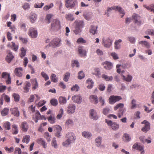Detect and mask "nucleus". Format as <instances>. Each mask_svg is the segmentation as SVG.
Wrapping results in <instances>:
<instances>
[{
    "mask_svg": "<svg viewBox=\"0 0 154 154\" xmlns=\"http://www.w3.org/2000/svg\"><path fill=\"white\" fill-rule=\"evenodd\" d=\"M21 127L22 130L24 132H26L28 128V125L26 122H24L22 123Z\"/></svg>",
    "mask_w": 154,
    "mask_h": 154,
    "instance_id": "23",
    "label": "nucleus"
},
{
    "mask_svg": "<svg viewBox=\"0 0 154 154\" xmlns=\"http://www.w3.org/2000/svg\"><path fill=\"white\" fill-rule=\"evenodd\" d=\"M98 27L97 26H95L93 25H91L89 30L90 33H91L93 35L97 34V29Z\"/></svg>",
    "mask_w": 154,
    "mask_h": 154,
    "instance_id": "22",
    "label": "nucleus"
},
{
    "mask_svg": "<svg viewBox=\"0 0 154 154\" xmlns=\"http://www.w3.org/2000/svg\"><path fill=\"white\" fill-rule=\"evenodd\" d=\"M29 19L31 23H34L37 19V15L35 13H32L29 17Z\"/></svg>",
    "mask_w": 154,
    "mask_h": 154,
    "instance_id": "28",
    "label": "nucleus"
},
{
    "mask_svg": "<svg viewBox=\"0 0 154 154\" xmlns=\"http://www.w3.org/2000/svg\"><path fill=\"white\" fill-rule=\"evenodd\" d=\"M70 76V74L69 72H66L64 77L63 80L66 82H67Z\"/></svg>",
    "mask_w": 154,
    "mask_h": 154,
    "instance_id": "56",
    "label": "nucleus"
},
{
    "mask_svg": "<svg viewBox=\"0 0 154 154\" xmlns=\"http://www.w3.org/2000/svg\"><path fill=\"white\" fill-rule=\"evenodd\" d=\"M122 42V40L121 39L115 41L114 43V48L115 49H118L120 48L121 43Z\"/></svg>",
    "mask_w": 154,
    "mask_h": 154,
    "instance_id": "29",
    "label": "nucleus"
},
{
    "mask_svg": "<svg viewBox=\"0 0 154 154\" xmlns=\"http://www.w3.org/2000/svg\"><path fill=\"white\" fill-rule=\"evenodd\" d=\"M21 53L20 54V56L21 58H23L26 55V50L22 47L20 49Z\"/></svg>",
    "mask_w": 154,
    "mask_h": 154,
    "instance_id": "40",
    "label": "nucleus"
},
{
    "mask_svg": "<svg viewBox=\"0 0 154 154\" xmlns=\"http://www.w3.org/2000/svg\"><path fill=\"white\" fill-rule=\"evenodd\" d=\"M51 144L52 146H54V148H57V143L56 140L55 138L53 139L52 141Z\"/></svg>",
    "mask_w": 154,
    "mask_h": 154,
    "instance_id": "63",
    "label": "nucleus"
},
{
    "mask_svg": "<svg viewBox=\"0 0 154 154\" xmlns=\"http://www.w3.org/2000/svg\"><path fill=\"white\" fill-rule=\"evenodd\" d=\"M60 23L58 19L54 20L51 24V28L53 30H57L60 28Z\"/></svg>",
    "mask_w": 154,
    "mask_h": 154,
    "instance_id": "7",
    "label": "nucleus"
},
{
    "mask_svg": "<svg viewBox=\"0 0 154 154\" xmlns=\"http://www.w3.org/2000/svg\"><path fill=\"white\" fill-rule=\"evenodd\" d=\"M112 41L109 37L102 39V43L105 47L109 48L112 45Z\"/></svg>",
    "mask_w": 154,
    "mask_h": 154,
    "instance_id": "4",
    "label": "nucleus"
},
{
    "mask_svg": "<svg viewBox=\"0 0 154 154\" xmlns=\"http://www.w3.org/2000/svg\"><path fill=\"white\" fill-rule=\"evenodd\" d=\"M29 35L32 38H36L37 36V31L35 29L31 27L29 29L28 32Z\"/></svg>",
    "mask_w": 154,
    "mask_h": 154,
    "instance_id": "13",
    "label": "nucleus"
},
{
    "mask_svg": "<svg viewBox=\"0 0 154 154\" xmlns=\"http://www.w3.org/2000/svg\"><path fill=\"white\" fill-rule=\"evenodd\" d=\"M105 122L109 126L111 127L113 130H116L119 128V125L116 122L106 119H105Z\"/></svg>",
    "mask_w": 154,
    "mask_h": 154,
    "instance_id": "5",
    "label": "nucleus"
},
{
    "mask_svg": "<svg viewBox=\"0 0 154 154\" xmlns=\"http://www.w3.org/2000/svg\"><path fill=\"white\" fill-rule=\"evenodd\" d=\"M146 34L154 36V30L152 29H148L146 31Z\"/></svg>",
    "mask_w": 154,
    "mask_h": 154,
    "instance_id": "60",
    "label": "nucleus"
},
{
    "mask_svg": "<svg viewBox=\"0 0 154 154\" xmlns=\"http://www.w3.org/2000/svg\"><path fill=\"white\" fill-rule=\"evenodd\" d=\"M30 139V137L29 135H26L24 136L22 139V142L23 143H26L28 144L29 142Z\"/></svg>",
    "mask_w": 154,
    "mask_h": 154,
    "instance_id": "30",
    "label": "nucleus"
},
{
    "mask_svg": "<svg viewBox=\"0 0 154 154\" xmlns=\"http://www.w3.org/2000/svg\"><path fill=\"white\" fill-rule=\"evenodd\" d=\"M11 45L10 43L8 44L7 46L8 47H10L12 50L15 51H17L19 46L18 45H16L13 42H11Z\"/></svg>",
    "mask_w": 154,
    "mask_h": 154,
    "instance_id": "20",
    "label": "nucleus"
},
{
    "mask_svg": "<svg viewBox=\"0 0 154 154\" xmlns=\"http://www.w3.org/2000/svg\"><path fill=\"white\" fill-rule=\"evenodd\" d=\"M133 19L134 20V23L137 25H140L142 23L141 17L137 14H134L132 16Z\"/></svg>",
    "mask_w": 154,
    "mask_h": 154,
    "instance_id": "14",
    "label": "nucleus"
},
{
    "mask_svg": "<svg viewBox=\"0 0 154 154\" xmlns=\"http://www.w3.org/2000/svg\"><path fill=\"white\" fill-rule=\"evenodd\" d=\"M61 40L58 38H54L49 43L50 46L53 48H56L60 45Z\"/></svg>",
    "mask_w": 154,
    "mask_h": 154,
    "instance_id": "6",
    "label": "nucleus"
},
{
    "mask_svg": "<svg viewBox=\"0 0 154 154\" xmlns=\"http://www.w3.org/2000/svg\"><path fill=\"white\" fill-rule=\"evenodd\" d=\"M12 96L14 98L15 101L18 102L19 100L20 97L18 94L15 93H14L13 94Z\"/></svg>",
    "mask_w": 154,
    "mask_h": 154,
    "instance_id": "51",
    "label": "nucleus"
},
{
    "mask_svg": "<svg viewBox=\"0 0 154 154\" xmlns=\"http://www.w3.org/2000/svg\"><path fill=\"white\" fill-rule=\"evenodd\" d=\"M37 142L38 143L41 144L44 148H46L47 147V143L43 139H38L37 140Z\"/></svg>",
    "mask_w": 154,
    "mask_h": 154,
    "instance_id": "27",
    "label": "nucleus"
},
{
    "mask_svg": "<svg viewBox=\"0 0 154 154\" xmlns=\"http://www.w3.org/2000/svg\"><path fill=\"white\" fill-rule=\"evenodd\" d=\"M51 81L54 82H57V79L56 75L54 74H52L50 77Z\"/></svg>",
    "mask_w": 154,
    "mask_h": 154,
    "instance_id": "47",
    "label": "nucleus"
},
{
    "mask_svg": "<svg viewBox=\"0 0 154 154\" xmlns=\"http://www.w3.org/2000/svg\"><path fill=\"white\" fill-rule=\"evenodd\" d=\"M85 76V74H84L82 71H81L79 72L78 76L79 79H81L83 78Z\"/></svg>",
    "mask_w": 154,
    "mask_h": 154,
    "instance_id": "53",
    "label": "nucleus"
},
{
    "mask_svg": "<svg viewBox=\"0 0 154 154\" xmlns=\"http://www.w3.org/2000/svg\"><path fill=\"white\" fill-rule=\"evenodd\" d=\"M102 64L104 65V67H110L112 66V63L108 61H106L102 63Z\"/></svg>",
    "mask_w": 154,
    "mask_h": 154,
    "instance_id": "41",
    "label": "nucleus"
},
{
    "mask_svg": "<svg viewBox=\"0 0 154 154\" xmlns=\"http://www.w3.org/2000/svg\"><path fill=\"white\" fill-rule=\"evenodd\" d=\"M11 123L8 122H6L3 124L4 128L6 130H9L11 129Z\"/></svg>",
    "mask_w": 154,
    "mask_h": 154,
    "instance_id": "35",
    "label": "nucleus"
},
{
    "mask_svg": "<svg viewBox=\"0 0 154 154\" xmlns=\"http://www.w3.org/2000/svg\"><path fill=\"white\" fill-rule=\"evenodd\" d=\"M122 99L121 97L120 96L111 95L109 98V103L111 104H113Z\"/></svg>",
    "mask_w": 154,
    "mask_h": 154,
    "instance_id": "9",
    "label": "nucleus"
},
{
    "mask_svg": "<svg viewBox=\"0 0 154 154\" xmlns=\"http://www.w3.org/2000/svg\"><path fill=\"white\" fill-rule=\"evenodd\" d=\"M86 82L88 84V85L87 86L88 88L91 89L92 88L93 86L94 82L91 79H88L86 81Z\"/></svg>",
    "mask_w": 154,
    "mask_h": 154,
    "instance_id": "34",
    "label": "nucleus"
},
{
    "mask_svg": "<svg viewBox=\"0 0 154 154\" xmlns=\"http://www.w3.org/2000/svg\"><path fill=\"white\" fill-rule=\"evenodd\" d=\"M83 17L85 18L87 20H90L92 17V15L91 14H84L83 15Z\"/></svg>",
    "mask_w": 154,
    "mask_h": 154,
    "instance_id": "62",
    "label": "nucleus"
},
{
    "mask_svg": "<svg viewBox=\"0 0 154 154\" xmlns=\"http://www.w3.org/2000/svg\"><path fill=\"white\" fill-rule=\"evenodd\" d=\"M53 129L55 132V135L58 137L61 136V131L62 130L61 127L59 125H56L53 127Z\"/></svg>",
    "mask_w": 154,
    "mask_h": 154,
    "instance_id": "10",
    "label": "nucleus"
},
{
    "mask_svg": "<svg viewBox=\"0 0 154 154\" xmlns=\"http://www.w3.org/2000/svg\"><path fill=\"white\" fill-rule=\"evenodd\" d=\"M133 148L134 149H136L137 150L140 151H141V154H144V151L143 150V146L141 145H138L137 143H135L133 145Z\"/></svg>",
    "mask_w": 154,
    "mask_h": 154,
    "instance_id": "19",
    "label": "nucleus"
},
{
    "mask_svg": "<svg viewBox=\"0 0 154 154\" xmlns=\"http://www.w3.org/2000/svg\"><path fill=\"white\" fill-rule=\"evenodd\" d=\"M82 135L83 136L87 138H89L91 136V133L86 131L83 132L82 133Z\"/></svg>",
    "mask_w": 154,
    "mask_h": 154,
    "instance_id": "43",
    "label": "nucleus"
},
{
    "mask_svg": "<svg viewBox=\"0 0 154 154\" xmlns=\"http://www.w3.org/2000/svg\"><path fill=\"white\" fill-rule=\"evenodd\" d=\"M66 140L63 143L64 146L67 147L71 143L74 142L76 138L74 134L72 132H68L66 134Z\"/></svg>",
    "mask_w": 154,
    "mask_h": 154,
    "instance_id": "1",
    "label": "nucleus"
},
{
    "mask_svg": "<svg viewBox=\"0 0 154 154\" xmlns=\"http://www.w3.org/2000/svg\"><path fill=\"white\" fill-rule=\"evenodd\" d=\"M72 99L74 102L79 104L82 102V98L79 95H74L72 97Z\"/></svg>",
    "mask_w": 154,
    "mask_h": 154,
    "instance_id": "17",
    "label": "nucleus"
},
{
    "mask_svg": "<svg viewBox=\"0 0 154 154\" xmlns=\"http://www.w3.org/2000/svg\"><path fill=\"white\" fill-rule=\"evenodd\" d=\"M78 51L79 54L81 56H85L86 55V51L83 50L82 47H79L78 48Z\"/></svg>",
    "mask_w": 154,
    "mask_h": 154,
    "instance_id": "32",
    "label": "nucleus"
},
{
    "mask_svg": "<svg viewBox=\"0 0 154 154\" xmlns=\"http://www.w3.org/2000/svg\"><path fill=\"white\" fill-rule=\"evenodd\" d=\"M75 106L74 104H70L66 109L67 113L69 114H72L75 112Z\"/></svg>",
    "mask_w": 154,
    "mask_h": 154,
    "instance_id": "12",
    "label": "nucleus"
},
{
    "mask_svg": "<svg viewBox=\"0 0 154 154\" xmlns=\"http://www.w3.org/2000/svg\"><path fill=\"white\" fill-rule=\"evenodd\" d=\"M6 88V86L2 85V83L0 84V93L4 92Z\"/></svg>",
    "mask_w": 154,
    "mask_h": 154,
    "instance_id": "55",
    "label": "nucleus"
},
{
    "mask_svg": "<svg viewBox=\"0 0 154 154\" xmlns=\"http://www.w3.org/2000/svg\"><path fill=\"white\" fill-rule=\"evenodd\" d=\"M112 10H114L118 11L119 13V14L121 18H122L125 15V11L124 10H122L121 7L120 6H113L111 8H108L107 11L108 12H110Z\"/></svg>",
    "mask_w": 154,
    "mask_h": 154,
    "instance_id": "3",
    "label": "nucleus"
},
{
    "mask_svg": "<svg viewBox=\"0 0 154 154\" xmlns=\"http://www.w3.org/2000/svg\"><path fill=\"white\" fill-rule=\"evenodd\" d=\"M7 53L6 60L8 63H10L14 58V56L13 55L12 52L9 51H7Z\"/></svg>",
    "mask_w": 154,
    "mask_h": 154,
    "instance_id": "18",
    "label": "nucleus"
},
{
    "mask_svg": "<svg viewBox=\"0 0 154 154\" xmlns=\"http://www.w3.org/2000/svg\"><path fill=\"white\" fill-rule=\"evenodd\" d=\"M65 125L66 126H68L69 125L72 126L73 125V122L72 119H69L66 120Z\"/></svg>",
    "mask_w": 154,
    "mask_h": 154,
    "instance_id": "46",
    "label": "nucleus"
},
{
    "mask_svg": "<svg viewBox=\"0 0 154 154\" xmlns=\"http://www.w3.org/2000/svg\"><path fill=\"white\" fill-rule=\"evenodd\" d=\"M24 85V86L23 88L24 92L26 93L28 92L29 91V87L31 86V84L29 82L26 81L25 82Z\"/></svg>",
    "mask_w": 154,
    "mask_h": 154,
    "instance_id": "25",
    "label": "nucleus"
},
{
    "mask_svg": "<svg viewBox=\"0 0 154 154\" xmlns=\"http://www.w3.org/2000/svg\"><path fill=\"white\" fill-rule=\"evenodd\" d=\"M79 89V87L77 85H75L71 88V90L72 91H78Z\"/></svg>",
    "mask_w": 154,
    "mask_h": 154,
    "instance_id": "61",
    "label": "nucleus"
},
{
    "mask_svg": "<svg viewBox=\"0 0 154 154\" xmlns=\"http://www.w3.org/2000/svg\"><path fill=\"white\" fill-rule=\"evenodd\" d=\"M89 99L91 103L94 104H97L98 103L97 97L96 95H91L90 96Z\"/></svg>",
    "mask_w": 154,
    "mask_h": 154,
    "instance_id": "21",
    "label": "nucleus"
},
{
    "mask_svg": "<svg viewBox=\"0 0 154 154\" xmlns=\"http://www.w3.org/2000/svg\"><path fill=\"white\" fill-rule=\"evenodd\" d=\"M50 102L51 104L54 106H56L58 103L57 100L54 98L52 99Z\"/></svg>",
    "mask_w": 154,
    "mask_h": 154,
    "instance_id": "48",
    "label": "nucleus"
},
{
    "mask_svg": "<svg viewBox=\"0 0 154 154\" xmlns=\"http://www.w3.org/2000/svg\"><path fill=\"white\" fill-rule=\"evenodd\" d=\"M52 16V15L51 14H48L46 16V20H47V23H50V20Z\"/></svg>",
    "mask_w": 154,
    "mask_h": 154,
    "instance_id": "59",
    "label": "nucleus"
},
{
    "mask_svg": "<svg viewBox=\"0 0 154 154\" xmlns=\"http://www.w3.org/2000/svg\"><path fill=\"white\" fill-rule=\"evenodd\" d=\"M12 133L14 134H17L18 132V130L17 127L15 125H12Z\"/></svg>",
    "mask_w": 154,
    "mask_h": 154,
    "instance_id": "33",
    "label": "nucleus"
},
{
    "mask_svg": "<svg viewBox=\"0 0 154 154\" xmlns=\"http://www.w3.org/2000/svg\"><path fill=\"white\" fill-rule=\"evenodd\" d=\"M22 68H16L14 70V73L15 75L18 77H21L22 76Z\"/></svg>",
    "mask_w": 154,
    "mask_h": 154,
    "instance_id": "24",
    "label": "nucleus"
},
{
    "mask_svg": "<svg viewBox=\"0 0 154 154\" xmlns=\"http://www.w3.org/2000/svg\"><path fill=\"white\" fill-rule=\"evenodd\" d=\"M11 111L12 114L14 115V116L18 117L19 116V111L18 110L17 107H15L13 108H11Z\"/></svg>",
    "mask_w": 154,
    "mask_h": 154,
    "instance_id": "26",
    "label": "nucleus"
},
{
    "mask_svg": "<svg viewBox=\"0 0 154 154\" xmlns=\"http://www.w3.org/2000/svg\"><path fill=\"white\" fill-rule=\"evenodd\" d=\"M124 104L122 103H119L117 104L116 106L114 107V109L115 110H116L118 108H120L121 109L124 106Z\"/></svg>",
    "mask_w": 154,
    "mask_h": 154,
    "instance_id": "57",
    "label": "nucleus"
},
{
    "mask_svg": "<svg viewBox=\"0 0 154 154\" xmlns=\"http://www.w3.org/2000/svg\"><path fill=\"white\" fill-rule=\"evenodd\" d=\"M117 72L119 73H121L122 76L123 77V79L124 80H125V77L123 75V74L124 73L125 71L124 70H121L120 68H118L117 70Z\"/></svg>",
    "mask_w": 154,
    "mask_h": 154,
    "instance_id": "58",
    "label": "nucleus"
},
{
    "mask_svg": "<svg viewBox=\"0 0 154 154\" xmlns=\"http://www.w3.org/2000/svg\"><path fill=\"white\" fill-rule=\"evenodd\" d=\"M32 89L35 90L38 87V83L36 79H34L32 81Z\"/></svg>",
    "mask_w": 154,
    "mask_h": 154,
    "instance_id": "31",
    "label": "nucleus"
},
{
    "mask_svg": "<svg viewBox=\"0 0 154 154\" xmlns=\"http://www.w3.org/2000/svg\"><path fill=\"white\" fill-rule=\"evenodd\" d=\"M102 138L100 137H99L96 139V145L98 146H100L101 144Z\"/></svg>",
    "mask_w": 154,
    "mask_h": 154,
    "instance_id": "52",
    "label": "nucleus"
},
{
    "mask_svg": "<svg viewBox=\"0 0 154 154\" xmlns=\"http://www.w3.org/2000/svg\"><path fill=\"white\" fill-rule=\"evenodd\" d=\"M77 4L76 0H65V5L67 8H74Z\"/></svg>",
    "mask_w": 154,
    "mask_h": 154,
    "instance_id": "11",
    "label": "nucleus"
},
{
    "mask_svg": "<svg viewBox=\"0 0 154 154\" xmlns=\"http://www.w3.org/2000/svg\"><path fill=\"white\" fill-rule=\"evenodd\" d=\"M59 101L60 104H64L66 103V100L65 97L61 96L59 98Z\"/></svg>",
    "mask_w": 154,
    "mask_h": 154,
    "instance_id": "42",
    "label": "nucleus"
},
{
    "mask_svg": "<svg viewBox=\"0 0 154 154\" xmlns=\"http://www.w3.org/2000/svg\"><path fill=\"white\" fill-rule=\"evenodd\" d=\"M48 121L51 124H53L55 123L56 120L55 117L51 116H50L48 118Z\"/></svg>",
    "mask_w": 154,
    "mask_h": 154,
    "instance_id": "37",
    "label": "nucleus"
},
{
    "mask_svg": "<svg viewBox=\"0 0 154 154\" xmlns=\"http://www.w3.org/2000/svg\"><path fill=\"white\" fill-rule=\"evenodd\" d=\"M102 77V78L105 79L106 81L112 80L113 79V78L112 76H108L105 75H103Z\"/></svg>",
    "mask_w": 154,
    "mask_h": 154,
    "instance_id": "50",
    "label": "nucleus"
},
{
    "mask_svg": "<svg viewBox=\"0 0 154 154\" xmlns=\"http://www.w3.org/2000/svg\"><path fill=\"white\" fill-rule=\"evenodd\" d=\"M89 116L90 118L94 120H97L98 119L97 112L94 109H91L89 110Z\"/></svg>",
    "mask_w": 154,
    "mask_h": 154,
    "instance_id": "15",
    "label": "nucleus"
},
{
    "mask_svg": "<svg viewBox=\"0 0 154 154\" xmlns=\"http://www.w3.org/2000/svg\"><path fill=\"white\" fill-rule=\"evenodd\" d=\"M21 149L18 147H16L15 149V154H21Z\"/></svg>",
    "mask_w": 154,
    "mask_h": 154,
    "instance_id": "64",
    "label": "nucleus"
},
{
    "mask_svg": "<svg viewBox=\"0 0 154 154\" xmlns=\"http://www.w3.org/2000/svg\"><path fill=\"white\" fill-rule=\"evenodd\" d=\"M74 23L75 24V26L73 32L76 35H77L81 32V29L84 26V22L82 20H76Z\"/></svg>",
    "mask_w": 154,
    "mask_h": 154,
    "instance_id": "2",
    "label": "nucleus"
},
{
    "mask_svg": "<svg viewBox=\"0 0 154 154\" xmlns=\"http://www.w3.org/2000/svg\"><path fill=\"white\" fill-rule=\"evenodd\" d=\"M65 17L67 20L70 21H73L74 19L72 15L70 14H66L65 15Z\"/></svg>",
    "mask_w": 154,
    "mask_h": 154,
    "instance_id": "38",
    "label": "nucleus"
},
{
    "mask_svg": "<svg viewBox=\"0 0 154 154\" xmlns=\"http://www.w3.org/2000/svg\"><path fill=\"white\" fill-rule=\"evenodd\" d=\"M139 44L143 45L147 48L150 47V45L148 42L146 41H140L139 42Z\"/></svg>",
    "mask_w": 154,
    "mask_h": 154,
    "instance_id": "39",
    "label": "nucleus"
},
{
    "mask_svg": "<svg viewBox=\"0 0 154 154\" xmlns=\"http://www.w3.org/2000/svg\"><path fill=\"white\" fill-rule=\"evenodd\" d=\"M72 67H78L79 66V65L78 61L77 60H73L72 61Z\"/></svg>",
    "mask_w": 154,
    "mask_h": 154,
    "instance_id": "44",
    "label": "nucleus"
},
{
    "mask_svg": "<svg viewBox=\"0 0 154 154\" xmlns=\"http://www.w3.org/2000/svg\"><path fill=\"white\" fill-rule=\"evenodd\" d=\"M63 109L61 108L60 109L59 111V114L57 115L56 116L57 118L59 119L61 118L62 116V115H63Z\"/></svg>",
    "mask_w": 154,
    "mask_h": 154,
    "instance_id": "45",
    "label": "nucleus"
},
{
    "mask_svg": "<svg viewBox=\"0 0 154 154\" xmlns=\"http://www.w3.org/2000/svg\"><path fill=\"white\" fill-rule=\"evenodd\" d=\"M1 78H4L5 79L6 83L7 84H10L11 83V78L10 74L7 72H3L2 74Z\"/></svg>",
    "mask_w": 154,
    "mask_h": 154,
    "instance_id": "8",
    "label": "nucleus"
},
{
    "mask_svg": "<svg viewBox=\"0 0 154 154\" xmlns=\"http://www.w3.org/2000/svg\"><path fill=\"white\" fill-rule=\"evenodd\" d=\"M110 55L112 56L114 60H118L119 58L117 54L115 52H112L111 53Z\"/></svg>",
    "mask_w": 154,
    "mask_h": 154,
    "instance_id": "54",
    "label": "nucleus"
},
{
    "mask_svg": "<svg viewBox=\"0 0 154 154\" xmlns=\"http://www.w3.org/2000/svg\"><path fill=\"white\" fill-rule=\"evenodd\" d=\"M142 124H145V125L142 128V131L145 132H146L149 131L150 128L149 123L146 120H144L141 122Z\"/></svg>",
    "mask_w": 154,
    "mask_h": 154,
    "instance_id": "16",
    "label": "nucleus"
},
{
    "mask_svg": "<svg viewBox=\"0 0 154 154\" xmlns=\"http://www.w3.org/2000/svg\"><path fill=\"white\" fill-rule=\"evenodd\" d=\"M143 7L146 8L148 10L154 13V4H151L150 6H147L146 5H143Z\"/></svg>",
    "mask_w": 154,
    "mask_h": 154,
    "instance_id": "36",
    "label": "nucleus"
},
{
    "mask_svg": "<svg viewBox=\"0 0 154 154\" xmlns=\"http://www.w3.org/2000/svg\"><path fill=\"white\" fill-rule=\"evenodd\" d=\"M9 111V109L5 108L2 111L1 114L3 116H5L8 115Z\"/></svg>",
    "mask_w": 154,
    "mask_h": 154,
    "instance_id": "49",
    "label": "nucleus"
}]
</instances>
